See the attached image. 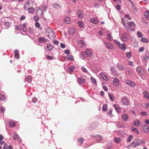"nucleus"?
Here are the masks:
<instances>
[{"label":"nucleus","mask_w":149,"mask_h":149,"mask_svg":"<svg viewBox=\"0 0 149 149\" xmlns=\"http://www.w3.org/2000/svg\"><path fill=\"white\" fill-rule=\"evenodd\" d=\"M103 88L106 91H108V87L104 84H103Z\"/></svg>","instance_id":"obj_60"},{"label":"nucleus","mask_w":149,"mask_h":149,"mask_svg":"<svg viewBox=\"0 0 149 149\" xmlns=\"http://www.w3.org/2000/svg\"><path fill=\"white\" fill-rule=\"evenodd\" d=\"M128 116L127 114H123L122 116V119L125 121H127L128 119Z\"/></svg>","instance_id":"obj_27"},{"label":"nucleus","mask_w":149,"mask_h":149,"mask_svg":"<svg viewBox=\"0 0 149 149\" xmlns=\"http://www.w3.org/2000/svg\"><path fill=\"white\" fill-rule=\"evenodd\" d=\"M109 97L110 100L111 101H113L114 100V99L112 94H109Z\"/></svg>","instance_id":"obj_52"},{"label":"nucleus","mask_w":149,"mask_h":149,"mask_svg":"<svg viewBox=\"0 0 149 149\" xmlns=\"http://www.w3.org/2000/svg\"><path fill=\"white\" fill-rule=\"evenodd\" d=\"M113 85L115 87L118 86L120 84V81L118 78H114L112 81Z\"/></svg>","instance_id":"obj_6"},{"label":"nucleus","mask_w":149,"mask_h":149,"mask_svg":"<svg viewBox=\"0 0 149 149\" xmlns=\"http://www.w3.org/2000/svg\"><path fill=\"white\" fill-rule=\"evenodd\" d=\"M77 14L78 17L80 18H82L84 16L82 11L80 10L77 12Z\"/></svg>","instance_id":"obj_15"},{"label":"nucleus","mask_w":149,"mask_h":149,"mask_svg":"<svg viewBox=\"0 0 149 149\" xmlns=\"http://www.w3.org/2000/svg\"><path fill=\"white\" fill-rule=\"evenodd\" d=\"M82 70L83 72L87 73H88L87 70L85 68L82 67Z\"/></svg>","instance_id":"obj_64"},{"label":"nucleus","mask_w":149,"mask_h":149,"mask_svg":"<svg viewBox=\"0 0 149 149\" xmlns=\"http://www.w3.org/2000/svg\"><path fill=\"white\" fill-rule=\"evenodd\" d=\"M126 55L127 57L130 59L131 56L132 54L130 52H127L126 53Z\"/></svg>","instance_id":"obj_49"},{"label":"nucleus","mask_w":149,"mask_h":149,"mask_svg":"<svg viewBox=\"0 0 149 149\" xmlns=\"http://www.w3.org/2000/svg\"><path fill=\"white\" fill-rule=\"evenodd\" d=\"M4 25L6 28H8L10 25V23L9 22H6L5 23Z\"/></svg>","instance_id":"obj_48"},{"label":"nucleus","mask_w":149,"mask_h":149,"mask_svg":"<svg viewBox=\"0 0 149 149\" xmlns=\"http://www.w3.org/2000/svg\"><path fill=\"white\" fill-rule=\"evenodd\" d=\"M133 138V136L132 135H130L129 137L128 138V139L127 140V142H130Z\"/></svg>","instance_id":"obj_51"},{"label":"nucleus","mask_w":149,"mask_h":149,"mask_svg":"<svg viewBox=\"0 0 149 149\" xmlns=\"http://www.w3.org/2000/svg\"><path fill=\"white\" fill-rule=\"evenodd\" d=\"M141 42L144 43H147L149 41L148 39L146 38H143L141 39Z\"/></svg>","instance_id":"obj_30"},{"label":"nucleus","mask_w":149,"mask_h":149,"mask_svg":"<svg viewBox=\"0 0 149 149\" xmlns=\"http://www.w3.org/2000/svg\"><path fill=\"white\" fill-rule=\"evenodd\" d=\"M129 38V35L128 34L126 33H124L123 34L121 39L122 41L125 42L128 40Z\"/></svg>","instance_id":"obj_5"},{"label":"nucleus","mask_w":149,"mask_h":149,"mask_svg":"<svg viewBox=\"0 0 149 149\" xmlns=\"http://www.w3.org/2000/svg\"><path fill=\"white\" fill-rule=\"evenodd\" d=\"M75 69V67L74 66L69 67L68 69V71L70 73H71L73 72Z\"/></svg>","instance_id":"obj_19"},{"label":"nucleus","mask_w":149,"mask_h":149,"mask_svg":"<svg viewBox=\"0 0 149 149\" xmlns=\"http://www.w3.org/2000/svg\"><path fill=\"white\" fill-rule=\"evenodd\" d=\"M116 67L119 70L123 71L125 70V68L123 65L120 63H118L116 65Z\"/></svg>","instance_id":"obj_10"},{"label":"nucleus","mask_w":149,"mask_h":149,"mask_svg":"<svg viewBox=\"0 0 149 149\" xmlns=\"http://www.w3.org/2000/svg\"><path fill=\"white\" fill-rule=\"evenodd\" d=\"M122 22L124 27L127 30L131 27L135 26V24L133 22H128L124 18H122Z\"/></svg>","instance_id":"obj_1"},{"label":"nucleus","mask_w":149,"mask_h":149,"mask_svg":"<svg viewBox=\"0 0 149 149\" xmlns=\"http://www.w3.org/2000/svg\"><path fill=\"white\" fill-rule=\"evenodd\" d=\"M107 108V106L106 104H104L102 107V110L104 111H106Z\"/></svg>","instance_id":"obj_54"},{"label":"nucleus","mask_w":149,"mask_h":149,"mask_svg":"<svg viewBox=\"0 0 149 149\" xmlns=\"http://www.w3.org/2000/svg\"><path fill=\"white\" fill-rule=\"evenodd\" d=\"M85 81V79L81 77L78 78L77 82L80 84H83L84 83Z\"/></svg>","instance_id":"obj_9"},{"label":"nucleus","mask_w":149,"mask_h":149,"mask_svg":"<svg viewBox=\"0 0 149 149\" xmlns=\"http://www.w3.org/2000/svg\"><path fill=\"white\" fill-rule=\"evenodd\" d=\"M69 31L72 34L74 33L76 30L74 28H71L70 29Z\"/></svg>","instance_id":"obj_45"},{"label":"nucleus","mask_w":149,"mask_h":149,"mask_svg":"<svg viewBox=\"0 0 149 149\" xmlns=\"http://www.w3.org/2000/svg\"><path fill=\"white\" fill-rule=\"evenodd\" d=\"M105 46L107 47L108 49H112L113 48V46L112 44L107 42H104Z\"/></svg>","instance_id":"obj_8"},{"label":"nucleus","mask_w":149,"mask_h":149,"mask_svg":"<svg viewBox=\"0 0 149 149\" xmlns=\"http://www.w3.org/2000/svg\"><path fill=\"white\" fill-rule=\"evenodd\" d=\"M113 41L117 45H118V46L120 44V42L116 40H114Z\"/></svg>","instance_id":"obj_63"},{"label":"nucleus","mask_w":149,"mask_h":149,"mask_svg":"<svg viewBox=\"0 0 149 149\" xmlns=\"http://www.w3.org/2000/svg\"><path fill=\"white\" fill-rule=\"evenodd\" d=\"M78 45L81 48H82L86 45L85 42L82 40H79L78 41Z\"/></svg>","instance_id":"obj_14"},{"label":"nucleus","mask_w":149,"mask_h":149,"mask_svg":"<svg viewBox=\"0 0 149 149\" xmlns=\"http://www.w3.org/2000/svg\"><path fill=\"white\" fill-rule=\"evenodd\" d=\"M107 38L110 41L112 40H113L111 35L110 34H108L107 36Z\"/></svg>","instance_id":"obj_47"},{"label":"nucleus","mask_w":149,"mask_h":149,"mask_svg":"<svg viewBox=\"0 0 149 149\" xmlns=\"http://www.w3.org/2000/svg\"><path fill=\"white\" fill-rule=\"evenodd\" d=\"M28 10L29 12V13H33L34 8H33L31 7L28 9Z\"/></svg>","instance_id":"obj_50"},{"label":"nucleus","mask_w":149,"mask_h":149,"mask_svg":"<svg viewBox=\"0 0 149 149\" xmlns=\"http://www.w3.org/2000/svg\"><path fill=\"white\" fill-rule=\"evenodd\" d=\"M111 70L112 72V73L115 75H116L118 74V71L117 70L116 68L114 67H112Z\"/></svg>","instance_id":"obj_12"},{"label":"nucleus","mask_w":149,"mask_h":149,"mask_svg":"<svg viewBox=\"0 0 149 149\" xmlns=\"http://www.w3.org/2000/svg\"><path fill=\"white\" fill-rule=\"evenodd\" d=\"M26 24L24 23L19 26V29L23 31L24 32H26L27 31V28L26 27Z\"/></svg>","instance_id":"obj_7"},{"label":"nucleus","mask_w":149,"mask_h":149,"mask_svg":"<svg viewBox=\"0 0 149 149\" xmlns=\"http://www.w3.org/2000/svg\"><path fill=\"white\" fill-rule=\"evenodd\" d=\"M122 141L121 139L118 137H116L114 139L115 141L117 143H120Z\"/></svg>","instance_id":"obj_33"},{"label":"nucleus","mask_w":149,"mask_h":149,"mask_svg":"<svg viewBox=\"0 0 149 149\" xmlns=\"http://www.w3.org/2000/svg\"><path fill=\"white\" fill-rule=\"evenodd\" d=\"M47 48L49 50H51L53 48V46L50 44H47Z\"/></svg>","instance_id":"obj_36"},{"label":"nucleus","mask_w":149,"mask_h":149,"mask_svg":"<svg viewBox=\"0 0 149 149\" xmlns=\"http://www.w3.org/2000/svg\"><path fill=\"white\" fill-rule=\"evenodd\" d=\"M47 31H50L49 32H48L47 36L51 40H52L54 39L55 37V35L53 30L49 28L47 29Z\"/></svg>","instance_id":"obj_3"},{"label":"nucleus","mask_w":149,"mask_h":149,"mask_svg":"<svg viewBox=\"0 0 149 149\" xmlns=\"http://www.w3.org/2000/svg\"><path fill=\"white\" fill-rule=\"evenodd\" d=\"M47 40L45 39L44 38H40L38 39V41L40 43H42L44 42H46Z\"/></svg>","instance_id":"obj_31"},{"label":"nucleus","mask_w":149,"mask_h":149,"mask_svg":"<svg viewBox=\"0 0 149 149\" xmlns=\"http://www.w3.org/2000/svg\"><path fill=\"white\" fill-rule=\"evenodd\" d=\"M137 35L139 37L141 38L143 37V35L142 33L139 31L137 32Z\"/></svg>","instance_id":"obj_58"},{"label":"nucleus","mask_w":149,"mask_h":149,"mask_svg":"<svg viewBox=\"0 0 149 149\" xmlns=\"http://www.w3.org/2000/svg\"><path fill=\"white\" fill-rule=\"evenodd\" d=\"M25 80L28 83H30L31 81V78L30 76H28L25 77Z\"/></svg>","instance_id":"obj_35"},{"label":"nucleus","mask_w":149,"mask_h":149,"mask_svg":"<svg viewBox=\"0 0 149 149\" xmlns=\"http://www.w3.org/2000/svg\"><path fill=\"white\" fill-rule=\"evenodd\" d=\"M131 130L132 132H134L137 134H138L139 133V132L134 127H132L131 128Z\"/></svg>","instance_id":"obj_24"},{"label":"nucleus","mask_w":149,"mask_h":149,"mask_svg":"<svg viewBox=\"0 0 149 149\" xmlns=\"http://www.w3.org/2000/svg\"><path fill=\"white\" fill-rule=\"evenodd\" d=\"M6 99L5 96L3 94H0V101H4Z\"/></svg>","instance_id":"obj_39"},{"label":"nucleus","mask_w":149,"mask_h":149,"mask_svg":"<svg viewBox=\"0 0 149 149\" xmlns=\"http://www.w3.org/2000/svg\"><path fill=\"white\" fill-rule=\"evenodd\" d=\"M144 15L145 18L148 19H149V12L148 11H145L144 13Z\"/></svg>","instance_id":"obj_32"},{"label":"nucleus","mask_w":149,"mask_h":149,"mask_svg":"<svg viewBox=\"0 0 149 149\" xmlns=\"http://www.w3.org/2000/svg\"><path fill=\"white\" fill-rule=\"evenodd\" d=\"M143 70V68L141 67L140 66H138L136 69L137 72L139 75H140L141 74Z\"/></svg>","instance_id":"obj_17"},{"label":"nucleus","mask_w":149,"mask_h":149,"mask_svg":"<svg viewBox=\"0 0 149 149\" xmlns=\"http://www.w3.org/2000/svg\"><path fill=\"white\" fill-rule=\"evenodd\" d=\"M35 26L38 28H39L40 29L41 28V26H40V25L39 23V22H36L35 23Z\"/></svg>","instance_id":"obj_43"},{"label":"nucleus","mask_w":149,"mask_h":149,"mask_svg":"<svg viewBox=\"0 0 149 149\" xmlns=\"http://www.w3.org/2000/svg\"><path fill=\"white\" fill-rule=\"evenodd\" d=\"M116 8L117 10H120L121 9L120 6L118 4H117L116 5Z\"/></svg>","instance_id":"obj_61"},{"label":"nucleus","mask_w":149,"mask_h":149,"mask_svg":"<svg viewBox=\"0 0 149 149\" xmlns=\"http://www.w3.org/2000/svg\"><path fill=\"white\" fill-rule=\"evenodd\" d=\"M66 58L67 59H68L70 61H72L73 59V56L71 55H68L66 56Z\"/></svg>","instance_id":"obj_38"},{"label":"nucleus","mask_w":149,"mask_h":149,"mask_svg":"<svg viewBox=\"0 0 149 149\" xmlns=\"http://www.w3.org/2000/svg\"><path fill=\"white\" fill-rule=\"evenodd\" d=\"M15 53V57L17 59H18L19 57V56L18 54V51L17 50H15L14 51Z\"/></svg>","instance_id":"obj_26"},{"label":"nucleus","mask_w":149,"mask_h":149,"mask_svg":"<svg viewBox=\"0 0 149 149\" xmlns=\"http://www.w3.org/2000/svg\"><path fill=\"white\" fill-rule=\"evenodd\" d=\"M33 4V2L31 0H29L24 5V8L25 10H27L31 7Z\"/></svg>","instance_id":"obj_4"},{"label":"nucleus","mask_w":149,"mask_h":149,"mask_svg":"<svg viewBox=\"0 0 149 149\" xmlns=\"http://www.w3.org/2000/svg\"><path fill=\"white\" fill-rule=\"evenodd\" d=\"M91 80L92 82L94 84H97L96 81V80L95 79H94L93 77H91Z\"/></svg>","instance_id":"obj_56"},{"label":"nucleus","mask_w":149,"mask_h":149,"mask_svg":"<svg viewBox=\"0 0 149 149\" xmlns=\"http://www.w3.org/2000/svg\"><path fill=\"white\" fill-rule=\"evenodd\" d=\"M131 145L133 147H135L137 146L140 145V143L138 140L136 139V142H132Z\"/></svg>","instance_id":"obj_18"},{"label":"nucleus","mask_w":149,"mask_h":149,"mask_svg":"<svg viewBox=\"0 0 149 149\" xmlns=\"http://www.w3.org/2000/svg\"><path fill=\"white\" fill-rule=\"evenodd\" d=\"M84 139L82 138H80L78 139V141L79 143L82 144L84 142Z\"/></svg>","instance_id":"obj_40"},{"label":"nucleus","mask_w":149,"mask_h":149,"mask_svg":"<svg viewBox=\"0 0 149 149\" xmlns=\"http://www.w3.org/2000/svg\"><path fill=\"white\" fill-rule=\"evenodd\" d=\"M148 126L146 125H143V132H145L147 133L148 132Z\"/></svg>","instance_id":"obj_20"},{"label":"nucleus","mask_w":149,"mask_h":149,"mask_svg":"<svg viewBox=\"0 0 149 149\" xmlns=\"http://www.w3.org/2000/svg\"><path fill=\"white\" fill-rule=\"evenodd\" d=\"M95 137L98 142H100L102 139V137L99 135H96Z\"/></svg>","instance_id":"obj_29"},{"label":"nucleus","mask_w":149,"mask_h":149,"mask_svg":"<svg viewBox=\"0 0 149 149\" xmlns=\"http://www.w3.org/2000/svg\"><path fill=\"white\" fill-rule=\"evenodd\" d=\"M122 50H124L126 48L125 45L124 44H121L118 46Z\"/></svg>","instance_id":"obj_28"},{"label":"nucleus","mask_w":149,"mask_h":149,"mask_svg":"<svg viewBox=\"0 0 149 149\" xmlns=\"http://www.w3.org/2000/svg\"><path fill=\"white\" fill-rule=\"evenodd\" d=\"M101 77L105 81H108L109 79L108 77L103 73H101L100 74Z\"/></svg>","instance_id":"obj_21"},{"label":"nucleus","mask_w":149,"mask_h":149,"mask_svg":"<svg viewBox=\"0 0 149 149\" xmlns=\"http://www.w3.org/2000/svg\"><path fill=\"white\" fill-rule=\"evenodd\" d=\"M13 137L14 139H17L19 138V136L16 133L14 134Z\"/></svg>","instance_id":"obj_42"},{"label":"nucleus","mask_w":149,"mask_h":149,"mask_svg":"<svg viewBox=\"0 0 149 149\" xmlns=\"http://www.w3.org/2000/svg\"><path fill=\"white\" fill-rule=\"evenodd\" d=\"M15 123L13 122H10L9 123V125L11 127H14L15 126Z\"/></svg>","instance_id":"obj_53"},{"label":"nucleus","mask_w":149,"mask_h":149,"mask_svg":"<svg viewBox=\"0 0 149 149\" xmlns=\"http://www.w3.org/2000/svg\"><path fill=\"white\" fill-rule=\"evenodd\" d=\"M28 31L31 34H32L33 33V29H32L31 28H29L28 30Z\"/></svg>","instance_id":"obj_57"},{"label":"nucleus","mask_w":149,"mask_h":149,"mask_svg":"<svg viewBox=\"0 0 149 149\" xmlns=\"http://www.w3.org/2000/svg\"><path fill=\"white\" fill-rule=\"evenodd\" d=\"M36 10H37V12H38L39 11H40L41 12V14L42 15V11L41 10L40 8V7H37L36 8Z\"/></svg>","instance_id":"obj_62"},{"label":"nucleus","mask_w":149,"mask_h":149,"mask_svg":"<svg viewBox=\"0 0 149 149\" xmlns=\"http://www.w3.org/2000/svg\"><path fill=\"white\" fill-rule=\"evenodd\" d=\"M143 58L145 62H146L149 59V56H148L145 55L143 56Z\"/></svg>","instance_id":"obj_44"},{"label":"nucleus","mask_w":149,"mask_h":149,"mask_svg":"<svg viewBox=\"0 0 149 149\" xmlns=\"http://www.w3.org/2000/svg\"><path fill=\"white\" fill-rule=\"evenodd\" d=\"M141 123L138 120H136L134 123V125L136 126L139 127L141 125Z\"/></svg>","instance_id":"obj_25"},{"label":"nucleus","mask_w":149,"mask_h":149,"mask_svg":"<svg viewBox=\"0 0 149 149\" xmlns=\"http://www.w3.org/2000/svg\"><path fill=\"white\" fill-rule=\"evenodd\" d=\"M124 17L129 20H131L132 19L131 17L128 14L125 15Z\"/></svg>","instance_id":"obj_41"},{"label":"nucleus","mask_w":149,"mask_h":149,"mask_svg":"<svg viewBox=\"0 0 149 149\" xmlns=\"http://www.w3.org/2000/svg\"><path fill=\"white\" fill-rule=\"evenodd\" d=\"M143 95L145 97L149 99V95L147 92L146 91L144 92L143 93Z\"/></svg>","instance_id":"obj_34"},{"label":"nucleus","mask_w":149,"mask_h":149,"mask_svg":"<svg viewBox=\"0 0 149 149\" xmlns=\"http://www.w3.org/2000/svg\"><path fill=\"white\" fill-rule=\"evenodd\" d=\"M64 22L66 24H70L71 23V20L69 17H66L64 18Z\"/></svg>","instance_id":"obj_16"},{"label":"nucleus","mask_w":149,"mask_h":149,"mask_svg":"<svg viewBox=\"0 0 149 149\" xmlns=\"http://www.w3.org/2000/svg\"><path fill=\"white\" fill-rule=\"evenodd\" d=\"M113 107L115 108V109L118 112H120V108L118 106L116 105L115 104L113 105Z\"/></svg>","instance_id":"obj_23"},{"label":"nucleus","mask_w":149,"mask_h":149,"mask_svg":"<svg viewBox=\"0 0 149 149\" xmlns=\"http://www.w3.org/2000/svg\"><path fill=\"white\" fill-rule=\"evenodd\" d=\"M125 82L127 84L130 86L131 87H134L135 86V84L134 82L131 81L130 80H126Z\"/></svg>","instance_id":"obj_13"},{"label":"nucleus","mask_w":149,"mask_h":149,"mask_svg":"<svg viewBox=\"0 0 149 149\" xmlns=\"http://www.w3.org/2000/svg\"><path fill=\"white\" fill-rule=\"evenodd\" d=\"M122 101L123 104L125 105H128L129 102L127 97H124L122 99Z\"/></svg>","instance_id":"obj_11"},{"label":"nucleus","mask_w":149,"mask_h":149,"mask_svg":"<svg viewBox=\"0 0 149 149\" xmlns=\"http://www.w3.org/2000/svg\"><path fill=\"white\" fill-rule=\"evenodd\" d=\"M93 52L91 49H88L86 51L84 52H82L81 53V55L82 57L84 58L86 57H91Z\"/></svg>","instance_id":"obj_2"},{"label":"nucleus","mask_w":149,"mask_h":149,"mask_svg":"<svg viewBox=\"0 0 149 149\" xmlns=\"http://www.w3.org/2000/svg\"><path fill=\"white\" fill-rule=\"evenodd\" d=\"M79 26L81 28H83L84 26V24L82 22H78Z\"/></svg>","instance_id":"obj_46"},{"label":"nucleus","mask_w":149,"mask_h":149,"mask_svg":"<svg viewBox=\"0 0 149 149\" xmlns=\"http://www.w3.org/2000/svg\"><path fill=\"white\" fill-rule=\"evenodd\" d=\"M145 50L144 48L143 47H140L138 50V52H142L143 51Z\"/></svg>","instance_id":"obj_55"},{"label":"nucleus","mask_w":149,"mask_h":149,"mask_svg":"<svg viewBox=\"0 0 149 149\" xmlns=\"http://www.w3.org/2000/svg\"><path fill=\"white\" fill-rule=\"evenodd\" d=\"M90 21L92 23L96 24L98 23V19L95 18H92L91 19Z\"/></svg>","instance_id":"obj_22"},{"label":"nucleus","mask_w":149,"mask_h":149,"mask_svg":"<svg viewBox=\"0 0 149 149\" xmlns=\"http://www.w3.org/2000/svg\"><path fill=\"white\" fill-rule=\"evenodd\" d=\"M34 19L35 21H36V22H37V21H38L39 20V18L38 16H36L34 17Z\"/></svg>","instance_id":"obj_59"},{"label":"nucleus","mask_w":149,"mask_h":149,"mask_svg":"<svg viewBox=\"0 0 149 149\" xmlns=\"http://www.w3.org/2000/svg\"><path fill=\"white\" fill-rule=\"evenodd\" d=\"M53 6L54 8H55L56 9H61L60 6L56 3L54 4L53 5Z\"/></svg>","instance_id":"obj_37"}]
</instances>
